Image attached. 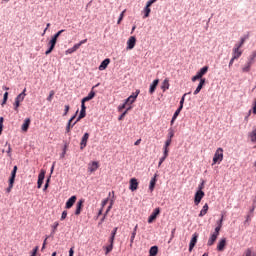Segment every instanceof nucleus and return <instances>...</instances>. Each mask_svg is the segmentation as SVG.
Masks as SVG:
<instances>
[{
	"instance_id": "obj_1",
	"label": "nucleus",
	"mask_w": 256,
	"mask_h": 256,
	"mask_svg": "<svg viewBox=\"0 0 256 256\" xmlns=\"http://www.w3.org/2000/svg\"><path fill=\"white\" fill-rule=\"evenodd\" d=\"M64 32L65 30H60L52 37V39L49 41V45H51V48L45 52V55H50V53L53 52V49H55V45H57V39H59V37H61V34Z\"/></svg>"
},
{
	"instance_id": "obj_2",
	"label": "nucleus",
	"mask_w": 256,
	"mask_h": 256,
	"mask_svg": "<svg viewBox=\"0 0 256 256\" xmlns=\"http://www.w3.org/2000/svg\"><path fill=\"white\" fill-rule=\"evenodd\" d=\"M221 161H223V148H218L214 154L212 165H216V163H221Z\"/></svg>"
},
{
	"instance_id": "obj_3",
	"label": "nucleus",
	"mask_w": 256,
	"mask_h": 256,
	"mask_svg": "<svg viewBox=\"0 0 256 256\" xmlns=\"http://www.w3.org/2000/svg\"><path fill=\"white\" fill-rule=\"evenodd\" d=\"M139 93H141L140 90H136L135 93H132L126 100L125 104L133 105V102L137 100V97H139Z\"/></svg>"
},
{
	"instance_id": "obj_4",
	"label": "nucleus",
	"mask_w": 256,
	"mask_h": 256,
	"mask_svg": "<svg viewBox=\"0 0 256 256\" xmlns=\"http://www.w3.org/2000/svg\"><path fill=\"white\" fill-rule=\"evenodd\" d=\"M76 117H77V114L72 116L71 119L68 121L67 126H66V133H71V129H73V127H75V125H77V122L73 123V121H75Z\"/></svg>"
},
{
	"instance_id": "obj_5",
	"label": "nucleus",
	"mask_w": 256,
	"mask_h": 256,
	"mask_svg": "<svg viewBox=\"0 0 256 256\" xmlns=\"http://www.w3.org/2000/svg\"><path fill=\"white\" fill-rule=\"evenodd\" d=\"M160 213H161V208L154 209V211L148 218V223H153V221H155V219H157V217H159Z\"/></svg>"
},
{
	"instance_id": "obj_6",
	"label": "nucleus",
	"mask_w": 256,
	"mask_h": 256,
	"mask_svg": "<svg viewBox=\"0 0 256 256\" xmlns=\"http://www.w3.org/2000/svg\"><path fill=\"white\" fill-rule=\"evenodd\" d=\"M203 197H205V192L197 191L194 196V204L199 205V203H201V199H203Z\"/></svg>"
},
{
	"instance_id": "obj_7",
	"label": "nucleus",
	"mask_w": 256,
	"mask_h": 256,
	"mask_svg": "<svg viewBox=\"0 0 256 256\" xmlns=\"http://www.w3.org/2000/svg\"><path fill=\"white\" fill-rule=\"evenodd\" d=\"M197 239H199V234L198 233H194L192 235V239L190 241V244H189V251L191 253V251H193L195 245H197Z\"/></svg>"
},
{
	"instance_id": "obj_8",
	"label": "nucleus",
	"mask_w": 256,
	"mask_h": 256,
	"mask_svg": "<svg viewBox=\"0 0 256 256\" xmlns=\"http://www.w3.org/2000/svg\"><path fill=\"white\" fill-rule=\"evenodd\" d=\"M241 55H243V51H241V48H239V46H234V48L232 50L233 59H239V57H241Z\"/></svg>"
},
{
	"instance_id": "obj_9",
	"label": "nucleus",
	"mask_w": 256,
	"mask_h": 256,
	"mask_svg": "<svg viewBox=\"0 0 256 256\" xmlns=\"http://www.w3.org/2000/svg\"><path fill=\"white\" fill-rule=\"evenodd\" d=\"M129 189H130V191H137V189H139V182L137 181L136 178L130 179Z\"/></svg>"
},
{
	"instance_id": "obj_10",
	"label": "nucleus",
	"mask_w": 256,
	"mask_h": 256,
	"mask_svg": "<svg viewBox=\"0 0 256 256\" xmlns=\"http://www.w3.org/2000/svg\"><path fill=\"white\" fill-rule=\"evenodd\" d=\"M136 43H137V38H135V36H131L127 41V49L129 50L134 49Z\"/></svg>"
},
{
	"instance_id": "obj_11",
	"label": "nucleus",
	"mask_w": 256,
	"mask_h": 256,
	"mask_svg": "<svg viewBox=\"0 0 256 256\" xmlns=\"http://www.w3.org/2000/svg\"><path fill=\"white\" fill-rule=\"evenodd\" d=\"M43 181H45V170H41L40 174L38 175V189H41V187L43 186Z\"/></svg>"
},
{
	"instance_id": "obj_12",
	"label": "nucleus",
	"mask_w": 256,
	"mask_h": 256,
	"mask_svg": "<svg viewBox=\"0 0 256 256\" xmlns=\"http://www.w3.org/2000/svg\"><path fill=\"white\" fill-rule=\"evenodd\" d=\"M87 141H89V133H85L80 142V149L83 150L84 147H87Z\"/></svg>"
},
{
	"instance_id": "obj_13",
	"label": "nucleus",
	"mask_w": 256,
	"mask_h": 256,
	"mask_svg": "<svg viewBox=\"0 0 256 256\" xmlns=\"http://www.w3.org/2000/svg\"><path fill=\"white\" fill-rule=\"evenodd\" d=\"M76 201H77V196L70 197L66 202L65 208L71 209V207H73V205H75Z\"/></svg>"
},
{
	"instance_id": "obj_14",
	"label": "nucleus",
	"mask_w": 256,
	"mask_h": 256,
	"mask_svg": "<svg viewBox=\"0 0 256 256\" xmlns=\"http://www.w3.org/2000/svg\"><path fill=\"white\" fill-rule=\"evenodd\" d=\"M83 203H85V200L80 199L76 204V210L75 215H81V211L83 209Z\"/></svg>"
},
{
	"instance_id": "obj_15",
	"label": "nucleus",
	"mask_w": 256,
	"mask_h": 256,
	"mask_svg": "<svg viewBox=\"0 0 256 256\" xmlns=\"http://www.w3.org/2000/svg\"><path fill=\"white\" fill-rule=\"evenodd\" d=\"M225 245H227V239L226 238H222L218 245H217V249L218 251H224L225 250Z\"/></svg>"
},
{
	"instance_id": "obj_16",
	"label": "nucleus",
	"mask_w": 256,
	"mask_h": 256,
	"mask_svg": "<svg viewBox=\"0 0 256 256\" xmlns=\"http://www.w3.org/2000/svg\"><path fill=\"white\" fill-rule=\"evenodd\" d=\"M157 85H159V79L154 80L150 85V89H149L150 95H153L155 93V89H157Z\"/></svg>"
},
{
	"instance_id": "obj_17",
	"label": "nucleus",
	"mask_w": 256,
	"mask_h": 256,
	"mask_svg": "<svg viewBox=\"0 0 256 256\" xmlns=\"http://www.w3.org/2000/svg\"><path fill=\"white\" fill-rule=\"evenodd\" d=\"M97 169H99V163L98 162H92L91 164H89L88 166V171H90V173H94V171H97Z\"/></svg>"
},
{
	"instance_id": "obj_18",
	"label": "nucleus",
	"mask_w": 256,
	"mask_h": 256,
	"mask_svg": "<svg viewBox=\"0 0 256 256\" xmlns=\"http://www.w3.org/2000/svg\"><path fill=\"white\" fill-rule=\"evenodd\" d=\"M205 85V78L200 80L199 85L197 86L196 90L194 91V95H199L201 93V89H203V86Z\"/></svg>"
},
{
	"instance_id": "obj_19",
	"label": "nucleus",
	"mask_w": 256,
	"mask_h": 256,
	"mask_svg": "<svg viewBox=\"0 0 256 256\" xmlns=\"http://www.w3.org/2000/svg\"><path fill=\"white\" fill-rule=\"evenodd\" d=\"M29 125H31V119L26 118L24 120V123L22 124V131H24L26 133V131H29Z\"/></svg>"
},
{
	"instance_id": "obj_20",
	"label": "nucleus",
	"mask_w": 256,
	"mask_h": 256,
	"mask_svg": "<svg viewBox=\"0 0 256 256\" xmlns=\"http://www.w3.org/2000/svg\"><path fill=\"white\" fill-rule=\"evenodd\" d=\"M109 63H111V60L109 58H106L99 66V71H105V68L108 67Z\"/></svg>"
},
{
	"instance_id": "obj_21",
	"label": "nucleus",
	"mask_w": 256,
	"mask_h": 256,
	"mask_svg": "<svg viewBox=\"0 0 256 256\" xmlns=\"http://www.w3.org/2000/svg\"><path fill=\"white\" fill-rule=\"evenodd\" d=\"M217 237H219V236H217V234H212V235L210 236L209 240H208L207 245H208L209 247H211L212 245H214L215 242L217 241Z\"/></svg>"
},
{
	"instance_id": "obj_22",
	"label": "nucleus",
	"mask_w": 256,
	"mask_h": 256,
	"mask_svg": "<svg viewBox=\"0 0 256 256\" xmlns=\"http://www.w3.org/2000/svg\"><path fill=\"white\" fill-rule=\"evenodd\" d=\"M156 184H157V174H155L154 177L150 180V185H149L150 191H153L155 189Z\"/></svg>"
},
{
	"instance_id": "obj_23",
	"label": "nucleus",
	"mask_w": 256,
	"mask_h": 256,
	"mask_svg": "<svg viewBox=\"0 0 256 256\" xmlns=\"http://www.w3.org/2000/svg\"><path fill=\"white\" fill-rule=\"evenodd\" d=\"M171 142H172L171 139H167L163 146V152L165 153V155H167V153H169V147L171 145Z\"/></svg>"
},
{
	"instance_id": "obj_24",
	"label": "nucleus",
	"mask_w": 256,
	"mask_h": 256,
	"mask_svg": "<svg viewBox=\"0 0 256 256\" xmlns=\"http://www.w3.org/2000/svg\"><path fill=\"white\" fill-rule=\"evenodd\" d=\"M95 97V91H90L88 96L84 97L82 100H83V103H87V101H91V99H93Z\"/></svg>"
},
{
	"instance_id": "obj_25",
	"label": "nucleus",
	"mask_w": 256,
	"mask_h": 256,
	"mask_svg": "<svg viewBox=\"0 0 256 256\" xmlns=\"http://www.w3.org/2000/svg\"><path fill=\"white\" fill-rule=\"evenodd\" d=\"M209 71L208 66H204L203 68L200 69V71L197 72L198 76L203 79V75H206L207 72Z\"/></svg>"
},
{
	"instance_id": "obj_26",
	"label": "nucleus",
	"mask_w": 256,
	"mask_h": 256,
	"mask_svg": "<svg viewBox=\"0 0 256 256\" xmlns=\"http://www.w3.org/2000/svg\"><path fill=\"white\" fill-rule=\"evenodd\" d=\"M249 139L251 140L252 143H256V128H254L249 134H248Z\"/></svg>"
},
{
	"instance_id": "obj_27",
	"label": "nucleus",
	"mask_w": 256,
	"mask_h": 256,
	"mask_svg": "<svg viewBox=\"0 0 256 256\" xmlns=\"http://www.w3.org/2000/svg\"><path fill=\"white\" fill-rule=\"evenodd\" d=\"M209 211V205L205 204L202 208V210L199 213V217H205L207 215V212Z\"/></svg>"
},
{
	"instance_id": "obj_28",
	"label": "nucleus",
	"mask_w": 256,
	"mask_h": 256,
	"mask_svg": "<svg viewBox=\"0 0 256 256\" xmlns=\"http://www.w3.org/2000/svg\"><path fill=\"white\" fill-rule=\"evenodd\" d=\"M159 253V247L152 246L149 250V256H156Z\"/></svg>"
},
{
	"instance_id": "obj_29",
	"label": "nucleus",
	"mask_w": 256,
	"mask_h": 256,
	"mask_svg": "<svg viewBox=\"0 0 256 256\" xmlns=\"http://www.w3.org/2000/svg\"><path fill=\"white\" fill-rule=\"evenodd\" d=\"M170 84H169V78L164 79V81L162 82V86L161 89L162 91H167V89H169Z\"/></svg>"
},
{
	"instance_id": "obj_30",
	"label": "nucleus",
	"mask_w": 256,
	"mask_h": 256,
	"mask_svg": "<svg viewBox=\"0 0 256 256\" xmlns=\"http://www.w3.org/2000/svg\"><path fill=\"white\" fill-rule=\"evenodd\" d=\"M16 176H17V166H14L13 170L11 172V177H10L9 181H11V183H15Z\"/></svg>"
},
{
	"instance_id": "obj_31",
	"label": "nucleus",
	"mask_w": 256,
	"mask_h": 256,
	"mask_svg": "<svg viewBox=\"0 0 256 256\" xmlns=\"http://www.w3.org/2000/svg\"><path fill=\"white\" fill-rule=\"evenodd\" d=\"M25 91H27V89H24L22 93H20L16 98L15 101H18L19 103L23 102V100L25 99Z\"/></svg>"
},
{
	"instance_id": "obj_32",
	"label": "nucleus",
	"mask_w": 256,
	"mask_h": 256,
	"mask_svg": "<svg viewBox=\"0 0 256 256\" xmlns=\"http://www.w3.org/2000/svg\"><path fill=\"white\" fill-rule=\"evenodd\" d=\"M252 62L248 61L247 64L242 68V73H249L251 71Z\"/></svg>"
},
{
	"instance_id": "obj_33",
	"label": "nucleus",
	"mask_w": 256,
	"mask_h": 256,
	"mask_svg": "<svg viewBox=\"0 0 256 256\" xmlns=\"http://www.w3.org/2000/svg\"><path fill=\"white\" fill-rule=\"evenodd\" d=\"M223 227V216L220 219V224L215 228L214 235L219 236V231H221V228Z\"/></svg>"
},
{
	"instance_id": "obj_34",
	"label": "nucleus",
	"mask_w": 256,
	"mask_h": 256,
	"mask_svg": "<svg viewBox=\"0 0 256 256\" xmlns=\"http://www.w3.org/2000/svg\"><path fill=\"white\" fill-rule=\"evenodd\" d=\"M247 39H249V35H246V36L242 37L241 40H240V43L235 44V46L239 47L241 49V47H243V45H245V41H247Z\"/></svg>"
},
{
	"instance_id": "obj_35",
	"label": "nucleus",
	"mask_w": 256,
	"mask_h": 256,
	"mask_svg": "<svg viewBox=\"0 0 256 256\" xmlns=\"http://www.w3.org/2000/svg\"><path fill=\"white\" fill-rule=\"evenodd\" d=\"M144 19H147V17H149L150 13H151V6H149L148 4H146V7L144 8Z\"/></svg>"
},
{
	"instance_id": "obj_36",
	"label": "nucleus",
	"mask_w": 256,
	"mask_h": 256,
	"mask_svg": "<svg viewBox=\"0 0 256 256\" xmlns=\"http://www.w3.org/2000/svg\"><path fill=\"white\" fill-rule=\"evenodd\" d=\"M85 43H87V39L81 40L79 43L75 44L72 48L74 49V51H77V49H79V47H81L82 45H85Z\"/></svg>"
},
{
	"instance_id": "obj_37",
	"label": "nucleus",
	"mask_w": 256,
	"mask_h": 256,
	"mask_svg": "<svg viewBox=\"0 0 256 256\" xmlns=\"http://www.w3.org/2000/svg\"><path fill=\"white\" fill-rule=\"evenodd\" d=\"M242 256H256V253L251 250V248H248L244 251Z\"/></svg>"
},
{
	"instance_id": "obj_38",
	"label": "nucleus",
	"mask_w": 256,
	"mask_h": 256,
	"mask_svg": "<svg viewBox=\"0 0 256 256\" xmlns=\"http://www.w3.org/2000/svg\"><path fill=\"white\" fill-rule=\"evenodd\" d=\"M167 157H169V153L163 152V156L160 158L159 163H158V167H160L161 165H163V163L165 162V159H167Z\"/></svg>"
},
{
	"instance_id": "obj_39",
	"label": "nucleus",
	"mask_w": 256,
	"mask_h": 256,
	"mask_svg": "<svg viewBox=\"0 0 256 256\" xmlns=\"http://www.w3.org/2000/svg\"><path fill=\"white\" fill-rule=\"evenodd\" d=\"M173 137H175V130H173V128H169L167 139H170V141H172Z\"/></svg>"
},
{
	"instance_id": "obj_40",
	"label": "nucleus",
	"mask_w": 256,
	"mask_h": 256,
	"mask_svg": "<svg viewBox=\"0 0 256 256\" xmlns=\"http://www.w3.org/2000/svg\"><path fill=\"white\" fill-rule=\"evenodd\" d=\"M182 110H183V108L179 107V108L175 111V113H174V115H173V121H175V120L177 119V117H179V114L181 113Z\"/></svg>"
},
{
	"instance_id": "obj_41",
	"label": "nucleus",
	"mask_w": 256,
	"mask_h": 256,
	"mask_svg": "<svg viewBox=\"0 0 256 256\" xmlns=\"http://www.w3.org/2000/svg\"><path fill=\"white\" fill-rule=\"evenodd\" d=\"M53 97H55V91L51 90L49 96L47 97V101H53Z\"/></svg>"
},
{
	"instance_id": "obj_42",
	"label": "nucleus",
	"mask_w": 256,
	"mask_h": 256,
	"mask_svg": "<svg viewBox=\"0 0 256 256\" xmlns=\"http://www.w3.org/2000/svg\"><path fill=\"white\" fill-rule=\"evenodd\" d=\"M126 11H127V10H124V11L120 14L119 19H118V21H117V24H118V25H120L121 22L123 21V17H125V12H126Z\"/></svg>"
},
{
	"instance_id": "obj_43",
	"label": "nucleus",
	"mask_w": 256,
	"mask_h": 256,
	"mask_svg": "<svg viewBox=\"0 0 256 256\" xmlns=\"http://www.w3.org/2000/svg\"><path fill=\"white\" fill-rule=\"evenodd\" d=\"M21 105V102L15 100V103H14V110L19 113V107Z\"/></svg>"
},
{
	"instance_id": "obj_44",
	"label": "nucleus",
	"mask_w": 256,
	"mask_h": 256,
	"mask_svg": "<svg viewBox=\"0 0 256 256\" xmlns=\"http://www.w3.org/2000/svg\"><path fill=\"white\" fill-rule=\"evenodd\" d=\"M8 99H9V92H5L4 97H3L2 106L5 105V103H7Z\"/></svg>"
},
{
	"instance_id": "obj_45",
	"label": "nucleus",
	"mask_w": 256,
	"mask_h": 256,
	"mask_svg": "<svg viewBox=\"0 0 256 256\" xmlns=\"http://www.w3.org/2000/svg\"><path fill=\"white\" fill-rule=\"evenodd\" d=\"M256 58V51H253L252 54L249 56V61L252 62V64L254 63Z\"/></svg>"
},
{
	"instance_id": "obj_46",
	"label": "nucleus",
	"mask_w": 256,
	"mask_h": 256,
	"mask_svg": "<svg viewBox=\"0 0 256 256\" xmlns=\"http://www.w3.org/2000/svg\"><path fill=\"white\" fill-rule=\"evenodd\" d=\"M137 233L132 232L131 237H130V245H133L134 241H135V237H136Z\"/></svg>"
},
{
	"instance_id": "obj_47",
	"label": "nucleus",
	"mask_w": 256,
	"mask_h": 256,
	"mask_svg": "<svg viewBox=\"0 0 256 256\" xmlns=\"http://www.w3.org/2000/svg\"><path fill=\"white\" fill-rule=\"evenodd\" d=\"M199 79H200V81H201V79H203V78H201V76L199 74H196L195 76L192 77L193 83H195V81H199Z\"/></svg>"
},
{
	"instance_id": "obj_48",
	"label": "nucleus",
	"mask_w": 256,
	"mask_h": 256,
	"mask_svg": "<svg viewBox=\"0 0 256 256\" xmlns=\"http://www.w3.org/2000/svg\"><path fill=\"white\" fill-rule=\"evenodd\" d=\"M187 96V94H184L183 96H182V98H181V100H180V106L179 107H181V109H183V104L185 103V97Z\"/></svg>"
},
{
	"instance_id": "obj_49",
	"label": "nucleus",
	"mask_w": 256,
	"mask_h": 256,
	"mask_svg": "<svg viewBox=\"0 0 256 256\" xmlns=\"http://www.w3.org/2000/svg\"><path fill=\"white\" fill-rule=\"evenodd\" d=\"M14 183H15V182L9 181V186H8V188L6 189L7 193H11V189H13V184H14Z\"/></svg>"
},
{
	"instance_id": "obj_50",
	"label": "nucleus",
	"mask_w": 256,
	"mask_h": 256,
	"mask_svg": "<svg viewBox=\"0 0 256 256\" xmlns=\"http://www.w3.org/2000/svg\"><path fill=\"white\" fill-rule=\"evenodd\" d=\"M113 251V246L110 244L106 247V255H108V253H111Z\"/></svg>"
},
{
	"instance_id": "obj_51",
	"label": "nucleus",
	"mask_w": 256,
	"mask_h": 256,
	"mask_svg": "<svg viewBox=\"0 0 256 256\" xmlns=\"http://www.w3.org/2000/svg\"><path fill=\"white\" fill-rule=\"evenodd\" d=\"M57 227H59V222H54L53 226H52V233H55V231H57Z\"/></svg>"
},
{
	"instance_id": "obj_52",
	"label": "nucleus",
	"mask_w": 256,
	"mask_h": 256,
	"mask_svg": "<svg viewBox=\"0 0 256 256\" xmlns=\"http://www.w3.org/2000/svg\"><path fill=\"white\" fill-rule=\"evenodd\" d=\"M67 219V210H64L61 215V221H65Z\"/></svg>"
},
{
	"instance_id": "obj_53",
	"label": "nucleus",
	"mask_w": 256,
	"mask_h": 256,
	"mask_svg": "<svg viewBox=\"0 0 256 256\" xmlns=\"http://www.w3.org/2000/svg\"><path fill=\"white\" fill-rule=\"evenodd\" d=\"M87 115V113H86V110H81L80 111V114H79V117H80V119H84V117Z\"/></svg>"
},
{
	"instance_id": "obj_54",
	"label": "nucleus",
	"mask_w": 256,
	"mask_h": 256,
	"mask_svg": "<svg viewBox=\"0 0 256 256\" xmlns=\"http://www.w3.org/2000/svg\"><path fill=\"white\" fill-rule=\"evenodd\" d=\"M71 53H75V49L73 47L65 51L66 55H71Z\"/></svg>"
},
{
	"instance_id": "obj_55",
	"label": "nucleus",
	"mask_w": 256,
	"mask_h": 256,
	"mask_svg": "<svg viewBox=\"0 0 256 256\" xmlns=\"http://www.w3.org/2000/svg\"><path fill=\"white\" fill-rule=\"evenodd\" d=\"M8 145V150L6 151V153L8 154V157H11V151H12V149H11V144H9V143H6V146Z\"/></svg>"
},
{
	"instance_id": "obj_56",
	"label": "nucleus",
	"mask_w": 256,
	"mask_h": 256,
	"mask_svg": "<svg viewBox=\"0 0 256 256\" xmlns=\"http://www.w3.org/2000/svg\"><path fill=\"white\" fill-rule=\"evenodd\" d=\"M204 188H205V181H203L201 184H199L198 191H203Z\"/></svg>"
},
{
	"instance_id": "obj_57",
	"label": "nucleus",
	"mask_w": 256,
	"mask_h": 256,
	"mask_svg": "<svg viewBox=\"0 0 256 256\" xmlns=\"http://www.w3.org/2000/svg\"><path fill=\"white\" fill-rule=\"evenodd\" d=\"M49 181H50V179L48 178L45 185H44L43 191H47V189H49Z\"/></svg>"
},
{
	"instance_id": "obj_58",
	"label": "nucleus",
	"mask_w": 256,
	"mask_h": 256,
	"mask_svg": "<svg viewBox=\"0 0 256 256\" xmlns=\"http://www.w3.org/2000/svg\"><path fill=\"white\" fill-rule=\"evenodd\" d=\"M119 228H117V227H115L114 229H113V231L111 232V237H114L115 238V235H117V230H118Z\"/></svg>"
},
{
	"instance_id": "obj_59",
	"label": "nucleus",
	"mask_w": 256,
	"mask_h": 256,
	"mask_svg": "<svg viewBox=\"0 0 256 256\" xmlns=\"http://www.w3.org/2000/svg\"><path fill=\"white\" fill-rule=\"evenodd\" d=\"M37 251H39V246H36L34 249H33V253L31 256H37Z\"/></svg>"
},
{
	"instance_id": "obj_60",
	"label": "nucleus",
	"mask_w": 256,
	"mask_h": 256,
	"mask_svg": "<svg viewBox=\"0 0 256 256\" xmlns=\"http://www.w3.org/2000/svg\"><path fill=\"white\" fill-rule=\"evenodd\" d=\"M81 110L87 111V107L85 106V102H83V100L81 101Z\"/></svg>"
},
{
	"instance_id": "obj_61",
	"label": "nucleus",
	"mask_w": 256,
	"mask_h": 256,
	"mask_svg": "<svg viewBox=\"0 0 256 256\" xmlns=\"http://www.w3.org/2000/svg\"><path fill=\"white\" fill-rule=\"evenodd\" d=\"M113 208V202L110 203V205L108 206L105 215H107V213H109V211H111V209Z\"/></svg>"
},
{
	"instance_id": "obj_62",
	"label": "nucleus",
	"mask_w": 256,
	"mask_h": 256,
	"mask_svg": "<svg viewBox=\"0 0 256 256\" xmlns=\"http://www.w3.org/2000/svg\"><path fill=\"white\" fill-rule=\"evenodd\" d=\"M109 243H110V245H114V243H115V237H113V236H110V239H109Z\"/></svg>"
},
{
	"instance_id": "obj_63",
	"label": "nucleus",
	"mask_w": 256,
	"mask_h": 256,
	"mask_svg": "<svg viewBox=\"0 0 256 256\" xmlns=\"http://www.w3.org/2000/svg\"><path fill=\"white\" fill-rule=\"evenodd\" d=\"M69 109V105H65L64 116L67 115V113H69Z\"/></svg>"
},
{
	"instance_id": "obj_64",
	"label": "nucleus",
	"mask_w": 256,
	"mask_h": 256,
	"mask_svg": "<svg viewBox=\"0 0 256 256\" xmlns=\"http://www.w3.org/2000/svg\"><path fill=\"white\" fill-rule=\"evenodd\" d=\"M253 113L254 115H256V101L254 102V105H253Z\"/></svg>"
}]
</instances>
